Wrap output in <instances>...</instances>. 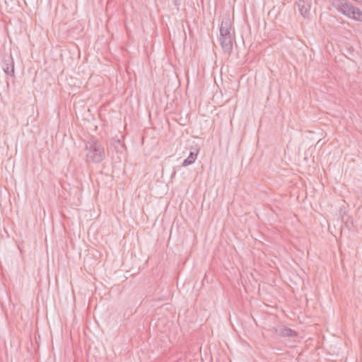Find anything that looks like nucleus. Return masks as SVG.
Listing matches in <instances>:
<instances>
[{
    "mask_svg": "<svg viewBox=\"0 0 362 362\" xmlns=\"http://www.w3.org/2000/svg\"><path fill=\"white\" fill-rule=\"evenodd\" d=\"M235 39V32L229 18L223 19L220 27V44L225 53L230 54L233 50V43Z\"/></svg>",
    "mask_w": 362,
    "mask_h": 362,
    "instance_id": "obj_1",
    "label": "nucleus"
},
{
    "mask_svg": "<svg viewBox=\"0 0 362 362\" xmlns=\"http://www.w3.org/2000/svg\"><path fill=\"white\" fill-rule=\"evenodd\" d=\"M333 6L349 18L362 22V11L346 0H334Z\"/></svg>",
    "mask_w": 362,
    "mask_h": 362,
    "instance_id": "obj_2",
    "label": "nucleus"
},
{
    "mask_svg": "<svg viewBox=\"0 0 362 362\" xmlns=\"http://www.w3.org/2000/svg\"><path fill=\"white\" fill-rule=\"evenodd\" d=\"M85 148L88 151L86 153L87 162L100 163L105 158L104 147L96 139H92L87 141Z\"/></svg>",
    "mask_w": 362,
    "mask_h": 362,
    "instance_id": "obj_3",
    "label": "nucleus"
},
{
    "mask_svg": "<svg viewBox=\"0 0 362 362\" xmlns=\"http://www.w3.org/2000/svg\"><path fill=\"white\" fill-rule=\"evenodd\" d=\"M313 0H297L296 2L298 11L304 18L308 17Z\"/></svg>",
    "mask_w": 362,
    "mask_h": 362,
    "instance_id": "obj_4",
    "label": "nucleus"
},
{
    "mask_svg": "<svg viewBox=\"0 0 362 362\" xmlns=\"http://www.w3.org/2000/svg\"><path fill=\"white\" fill-rule=\"evenodd\" d=\"M2 69L7 76H14V62L11 56L4 57L2 60Z\"/></svg>",
    "mask_w": 362,
    "mask_h": 362,
    "instance_id": "obj_5",
    "label": "nucleus"
},
{
    "mask_svg": "<svg viewBox=\"0 0 362 362\" xmlns=\"http://www.w3.org/2000/svg\"><path fill=\"white\" fill-rule=\"evenodd\" d=\"M275 333L280 337H294L298 335L297 332L295 330L287 327L286 326L281 325L275 329Z\"/></svg>",
    "mask_w": 362,
    "mask_h": 362,
    "instance_id": "obj_6",
    "label": "nucleus"
},
{
    "mask_svg": "<svg viewBox=\"0 0 362 362\" xmlns=\"http://www.w3.org/2000/svg\"><path fill=\"white\" fill-rule=\"evenodd\" d=\"M197 153H194L193 151H191L188 156V157L185 159L182 162V166L186 167L187 165H189L192 164L196 158H197Z\"/></svg>",
    "mask_w": 362,
    "mask_h": 362,
    "instance_id": "obj_7",
    "label": "nucleus"
}]
</instances>
